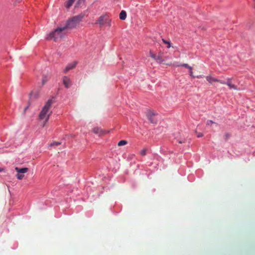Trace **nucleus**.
<instances>
[{"instance_id": "obj_17", "label": "nucleus", "mask_w": 255, "mask_h": 255, "mask_svg": "<svg viewBox=\"0 0 255 255\" xmlns=\"http://www.w3.org/2000/svg\"><path fill=\"white\" fill-rule=\"evenodd\" d=\"M149 54L152 58H153L154 60L157 61L156 55L155 54H154L151 50L149 51Z\"/></svg>"}, {"instance_id": "obj_28", "label": "nucleus", "mask_w": 255, "mask_h": 255, "mask_svg": "<svg viewBox=\"0 0 255 255\" xmlns=\"http://www.w3.org/2000/svg\"><path fill=\"white\" fill-rule=\"evenodd\" d=\"M4 168L0 167V172L4 171Z\"/></svg>"}, {"instance_id": "obj_6", "label": "nucleus", "mask_w": 255, "mask_h": 255, "mask_svg": "<svg viewBox=\"0 0 255 255\" xmlns=\"http://www.w3.org/2000/svg\"><path fill=\"white\" fill-rule=\"evenodd\" d=\"M147 117L152 124H156L157 123V119L155 118V114L152 111H149L147 113Z\"/></svg>"}, {"instance_id": "obj_9", "label": "nucleus", "mask_w": 255, "mask_h": 255, "mask_svg": "<svg viewBox=\"0 0 255 255\" xmlns=\"http://www.w3.org/2000/svg\"><path fill=\"white\" fill-rule=\"evenodd\" d=\"M63 83L66 88H69L72 85L71 80L67 76H64L63 78Z\"/></svg>"}, {"instance_id": "obj_20", "label": "nucleus", "mask_w": 255, "mask_h": 255, "mask_svg": "<svg viewBox=\"0 0 255 255\" xmlns=\"http://www.w3.org/2000/svg\"><path fill=\"white\" fill-rule=\"evenodd\" d=\"M147 149L146 148H143L140 151V155L142 156H144L146 153Z\"/></svg>"}, {"instance_id": "obj_22", "label": "nucleus", "mask_w": 255, "mask_h": 255, "mask_svg": "<svg viewBox=\"0 0 255 255\" xmlns=\"http://www.w3.org/2000/svg\"><path fill=\"white\" fill-rule=\"evenodd\" d=\"M176 66H178V67L182 66V67H184L188 68L189 67V65L187 63H185V64H180V65H176Z\"/></svg>"}, {"instance_id": "obj_30", "label": "nucleus", "mask_w": 255, "mask_h": 255, "mask_svg": "<svg viewBox=\"0 0 255 255\" xmlns=\"http://www.w3.org/2000/svg\"><path fill=\"white\" fill-rule=\"evenodd\" d=\"M178 142H179V143H182L184 142V141L179 140V141H178Z\"/></svg>"}, {"instance_id": "obj_8", "label": "nucleus", "mask_w": 255, "mask_h": 255, "mask_svg": "<svg viewBox=\"0 0 255 255\" xmlns=\"http://www.w3.org/2000/svg\"><path fill=\"white\" fill-rule=\"evenodd\" d=\"M93 131L95 134H98L99 136L105 134L107 133V132L102 128H98V127H95L93 129Z\"/></svg>"}, {"instance_id": "obj_2", "label": "nucleus", "mask_w": 255, "mask_h": 255, "mask_svg": "<svg viewBox=\"0 0 255 255\" xmlns=\"http://www.w3.org/2000/svg\"><path fill=\"white\" fill-rule=\"evenodd\" d=\"M84 15V14L80 13L68 19L67 21L66 25L65 26L66 29L75 28L83 18Z\"/></svg>"}, {"instance_id": "obj_3", "label": "nucleus", "mask_w": 255, "mask_h": 255, "mask_svg": "<svg viewBox=\"0 0 255 255\" xmlns=\"http://www.w3.org/2000/svg\"><path fill=\"white\" fill-rule=\"evenodd\" d=\"M66 29L65 26L63 27H58L54 31L50 32L46 38L47 40L53 39L54 41H56L58 38H61L64 36L65 34L64 31Z\"/></svg>"}, {"instance_id": "obj_26", "label": "nucleus", "mask_w": 255, "mask_h": 255, "mask_svg": "<svg viewBox=\"0 0 255 255\" xmlns=\"http://www.w3.org/2000/svg\"><path fill=\"white\" fill-rule=\"evenodd\" d=\"M28 106H26L24 109V113H25L26 111L28 109Z\"/></svg>"}, {"instance_id": "obj_31", "label": "nucleus", "mask_w": 255, "mask_h": 255, "mask_svg": "<svg viewBox=\"0 0 255 255\" xmlns=\"http://www.w3.org/2000/svg\"><path fill=\"white\" fill-rule=\"evenodd\" d=\"M254 7L255 8V0H254Z\"/></svg>"}, {"instance_id": "obj_1", "label": "nucleus", "mask_w": 255, "mask_h": 255, "mask_svg": "<svg viewBox=\"0 0 255 255\" xmlns=\"http://www.w3.org/2000/svg\"><path fill=\"white\" fill-rule=\"evenodd\" d=\"M53 98L50 99L47 101L39 115V119L41 121H43V127L45 126L46 123L48 122L49 117L52 113L50 109L53 103Z\"/></svg>"}, {"instance_id": "obj_24", "label": "nucleus", "mask_w": 255, "mask_h": 255, "mask_svg": "<svg viewBox=\"0 0 255 255\" xmlns=\"http://www.w3.org/2000/svg\"><path fill=\"white\" fill-rule=\"evenodd\" d=\"M214 122L212 120H208L207 122V125L211 126L212 124H214Z\"/></svg>"}, {"instance_id": "obj_27", "label": "nucleus", "mask_w": 255, "mask_h": 255, "mask_svg": "<svg viewBox=\"0 0 255 255\" xmlns=\"http://www.w3.org/2000/svg\"><path fill=\"white\" fill-rule=\"evenodd\" d=\"M229 136H230V134H229V133H227V134H226V139H227Z\"/></svg>"}, {"instance_id": "obj_19", "label": "nucleus", "mask_w": 255, "mask_h": 255, "mask_svg": "<svg viewBox=\"0 0 255 255\" xmlns=\"http://www.w3.org/2000/svg\"><path fill=\"white\" fill-rule=\"evenodd\" d=\"M127 143V140H122L118 142V146H123V145L126 144Z\"/></svg>"}, {"instance_id": "obj_10", "label": "nucleus", "mask_w": 255, "mask_h": 255, "mask_svg": "<svg viewBox=\"0 0 255 255\" xmlns=\"http://www.w3.org/2000/svg\"><path fill=\"white\" fill-rule=\"evenodd\" d=\"M77 64V62H74L72 63H70L69 64H68L66 67V68H65V69L64 70V73H66L67 72H68L70 70H71V69H74L76 65Z\"/></svg>"}, {"instance_id": "obj_16", "label": "nucleus", "mask_w": 255, "mask_h": 255, "mask_svg": "<svg viewBox=\"0 0 255 255\" xmlns=\"http://www.w3.org/2000/svg\"><path fill=\"white\" fill-rule=\"evenodd\" d=\"M48 80V78L47 76L44 75L42 79V85H44Z\"/></svg>"}, {"instance_id": "obj_18", "label": "nucleus", "mask_w": 255, "mask_h": 255, "mask_svg": "<svg viewBox=\"0 0 255 255\" xmlns=\"http://www.w3.org/2000/svg\"><path fill=\"white\" fill-rule=\"evenodd\" d=\"M189 75L191 77H192V78H195V77H196L197 78H201L203 76V75H200V76H197L196 77L194 76L193 74V71L192 70H190L189 71Z\"/></svg>"}, {"instance_id": "obj_5", "label": "nucleus", "mask_w": 255, "mask_h": 255, "mask_svg": "<svg viewBox=\"0 0 255 255\" xmlns=\"http://www.w3.org/2000/svg\"><path fill=\"white\" fill-rule=\"evenodd\" d=\"M15 170L17 172L16 175L17 178L19 180H22L24 177V174L27 172L29 169L27 167L20 168L16 167Z\"/></svg>"}, {"instance_id": "obj_15", "label": "nucleus", "mask_w": 255, "mask_h": 255, "mask_svg": "<svg viewBox=\"0 0 255 255\" xmlns=\"http://www.w3.org/2000/svg\"><path fill=\"white\" fill-rule=\"evenodd\" d=\"M156 57L157 62L158 63H161L164 60L162 57V54L161 52H160L157 56L156 55Z\"/></svg>"}, {"instance_id": "obj_14", "label": "nucleus", "mask_w": 255, "mask_h": 255, "mask_svg": "<svg viewBox=\"0 0 255 255\" xmlns=\"http://www.w3.org/2000/svg\"><path fill=\"white\" fill-rule=\"evenodd\" d=\"M127 17V13L125 10H122L120 13V18L121 20L126 19Z\"/></svg>"}, {"instance_id": "obj_11", "label": "nucleus", "mask_w": 255, "mask_h": 255, "mask_svg": "<svg viewBox=\"0 0 255 255\" xmlns=\"http://www.w3.org/2000/svg\"><path fill=\"white\" fill-rule=\"evenodd\" d=\"M231 80H232V79L231 78L228 79L227 81L226 82H225V84H227L229 87L230 89H233L234 90H238V89L237 88V86L234 84H233L232 83Z\"/></svg>"}, {"instance_id": "obj_29", "label": "nucleus", "mask_w": 255, "mask_h": 255, "mask_svg": "<svg viewBox=\"0 0 255 255\" xmlns=\"http://www.w3.org/2000/svg\"><path fill=\"white\" fill-rule=\"evenodd\" d=\"M187 69H188L189 71L190 70H192L193 69L192 67L191 66H189V67Z\"/></svg>"}, {"instance_id": "obj_21", "label": "nucleus", "mask_w": 255, "mask_h": 255, "mask_svg": "<svg viewBox=\"0 0 255 255\" xmlns=\"http://www.w3.org/2000/svg\"><path fill=\"white\" fill-rule=\"evenodd\" d=\"M162 41L165 44L168 45L167 46L168 48H169L171 47V44L169 41H168L164 39H162Z\"/></svg>"}, {"instance_id": "obj_13", "label": "nucleus", "mask_w": 255, "mask_h": 255, "mask_svg": "<svg viewBox=\"0 0 255 255\" xmlns=\"http://www.w3.org/2000/svg\"><path fill=\"white\" fill-rule=\"evenodd\" d=\"M85 0H78L76 4L75 5V8H77L80 7H81L84 5Z\"/></svg>"}, {"instance_id": "obj_7", "label": "nucleus", "mask_w": 255, "mask_h": 255, "mask_svg": "<svg viewBox=\"0 0 255 255\" xmlns=\"http://www.w3.org/2000/svg\"><path fill=\"white\" fill-rule=\"evenodd\" d=\"M206 79L207 80V81L209 83H211V84H212L214 82H219V83H220L221 84H225V82L223 81L222 80H218L217 78L213 77H212L210 75H208V76H206Z\"/></svg>"}, {"instance_id": "obj_25", "label": "nucleus", "mask_w": 255, "mask_h": 255, "mask_svg": "<svg viewBox=\"0 0 255 255\" xmlns=\"http://www.w3.org/2000/svg\"><path fill=\"white\" fill-rule=\"evenodd\" d=\"M196 135L198 137H201L203 136V134L202 133L198 132L196 131Z\"/></svg>"}, {"instance_id": "obj_12", "label": "nucleus", "mask_w": 255, "mask_h": 255, "mask_svg": "<svg viewBox=\"0 0 255 255\" xmlns=\"http://www.w3.org/2000/svg\"><path fill=\"white\" fill-rule=\"evenodd\" d=\"M75 0H68L65 3L64 6L67 9H69L74 3Z\"/></svg>"}, {"instance_id": "obj_23", "label": "nucleus", "mask_w": 255, "mask_h": 255, "mask_svg": "<svg viewBox=\"0 0 255 255\" xmlns=\"http://www.w3.org/2000/svg\"><path fill=\"white\" fill-rule=\"evenodd\" d=\"M61 144V143L59 142H56V141H54L52 143H51L50 144V146H54V145H59Z\"/></svg>"}, {"instance_id": "obj_4", "label": "nucleus", "mask_w": 255, "mask_h": 255, "mask_svg": "<svg viewBox=\"0 0 255 255\" xmlns=\"http://www.w3.org/2000/svg\"><path fill=\"white\" fill-rule=\"evenodd\" d=\"M96 24H99L100 27H102L104 24H107L109 26H111V19L108 18L106 14H103L100 16L96 22Z\"/></svg>"}]
</instances>
